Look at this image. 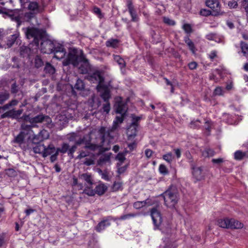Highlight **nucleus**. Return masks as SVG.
<instances>
[{
	"label": "nucleus",
	"mask_w": 248,
	"mask_h": 248,
	"mask_svg": "<svg viewBox=\"0 0 248 248\" xmlns=\"http://www.w3.org/2000/svg\"><path fill=\"white\" fill-rule=\"evenodd\" d=\"M184 41L185 43L186 44L190 51L193 54H195L197 49L196 48L194 43L189 38V36L186 35V36H185L184 38Z\"/></svg>",
	"instance_id": "393cba45"
},
{
	"label": "nucleus",
	"mask_w": 248,
	"mask_h": 248,
	"mask_svg": "<svg viewBox=\"0 0 248 248\" xmlns=\"http://www.w3.org/2000/svg\"><path fill=\"white\" fill-rule=\"evenodd\" d=\"M206 5L210 8L213 12V16L222 15L224 12L221 11V5L218 0H206Z\"/></svg>",
	"instance_id": "1a4fd4ad"
},
{
	"label": "nucleus",
	"mask_w": 248,
	"mask_h": 248,
	"mask_svg": "<svg viewBox=\"0 0 248 248\" xmlns=\"http://www.w3.org/2000/svg\"><path fill=\"white\" fill-rule=\"evenodd\" d=\"M43 62L39 56H36L35 58V65L37 68L41 67L43 65Z\"/></svg>",
	"instance_id": "3c124183"
},
{
	"label": "nucleus",
	"mask_w": 248,
	"mask_h": 248,
	"mask_svg": "<svg viewBox=\"0 0 248 248\" xmlns=\"http://www.w3.org/2000/svg\"><path fill=\"white\" fill-rule=\"evenodd\" d=\"M201 122L199 120L192 121L190 123V127L193 128H197L200 127V124Z\"/></svg>",
	"instance_id": "052dcab7"
},
{
	"label": "nucleus",
	"mask_w": 248,
	"mask_h": 248,
	"mask_svg": "<svg viewBox=\"0 0 248 248\" xmlns=\"http://www.w3.org/2000/svg\"><path fill=\"white\" fill-rule=\"evenodd\" d=\"M58 44L56 42H54L49 39H42L40 45L41 51L43 53H52L56 46H57L56 45Z\"/></svg>",
	"instance_id": "6e6552de"
},
{
	"label": "nucleus",
	"mask_w": 248,
	"mask_h": 248,
	"mask_svg": "<svg viewBox=\"0 0 248 248\" xmlns=\"http://www.w3.org/2000/svg\"><path fill=\"white\" fill-rule=\"evenodd\" d=\"M116 112L121 114L122 116H125L127 110V107L126 103L123 102H119L116 105Z\"/></svg>",
	"instance_id": "412c9836"
},
{
	"label": "nucleus",
	"mask_w": 248,
	"mask_h": 248,
	"mask_svg": "<svg viewBox=\"0 0 248 248\" xmlns=\"http://www.w3.org/2000/svg\"><path fill=\"white\" fill-rule=\"evenodd\" d=\"M120 41L117 39L111 38L106 42V46L111 47L114 48L118 47Z\"/></svg>",
	"instance_id": "cd10ccee"
},
{
	"label": "nucleus",
	"mask_w": 248,
	"mask_h": 248,
	"mask_svg": "<svg viewBox=\"0 0 248 248\" xmlns=\"http://www.w3.org/2000/svg\"><path fill=\"white\" fill-rule=\"evenodd\" d=\"M25 137V136L19 132V133L15 137L14 142L18 144L20 146L24 143Z\"/></svg>",
	"instance_id": "473e14b6"
},
{
	"label": "nucleus",
	"mask_w": 248,
	"mask_h": 248,
	"mask_svg": "<svg viewBox=\"0 0 248 248\" xmlns=\"http://www.w3.org/2000/svg\"><path fill=\"white\" fill-rule=\"evenodd\" d=\"M151 216L155 228H158L162 221V218L160 211L157 207H153L151 209Z\"/></svg>",
	"instance_id": "9b49d317"
},
{
	"label": "nucleus",
	"mask_w": 248,
	"mask_h": 248,
	"mask_svg": "<svg viewBox=\"0 0 248 248\" xmlns=\"http://www.w3.org/2000/svg\"><path fill=\"white\" fill-rule=\"evenodd\" d=\"M159 172L164 175H167L169 173V170L166 166L164 164H160L159 166Z\"/></svg>",
	"instance_id": "de8ad7c7"
},
{
	"label": "nucleus",
	"mask_w": 248,
	"mask_h": 248,
	"mask_svg": "<svg viewBox=\"0 0 248 248\" xmlns=\"http://www.w3.org/2000/svg\"><path fill=\"white\" fill-rule=\"evenodd\" d=\"M125 116H122V115L121 116H116L115 119L113 122L112 128L116 129L118 127L119 124L123 122Z\"/></svg>",
	"instance_id": "7c9ffc66"
},
{
	"label": "nucleus",
	"mask_w": 248,
	"mask_h": 248,
	"mask_svg": "<svg viewBox=\"0 0 248 248\" xmlns=\"http://www.w3.org/2000/svg\"><path fill=\"white\" fill-rule=\"evenodd\" d=\"M234 159L237 160H241L243 159L242 152L238 150L234 154Z\"/></svg>",
	"instance_id": "6e6d98bb"
},
{
	"label": "nucleus",
	"mask_w": 248,
	"mask_h": 248,
	"mask_svg": "<svg viewBox=\"0 0 248 248\" xmlns=\"http://www.w3.org/2000/svg\"><path fill=\"white\" fill-rule=\"evenodd\" d=\"M139 214H135V213H129L126 215H124L120 217H117L114 219V220H126L127 219H129L131 217H134L137 216Z\"/></svg>",
	"instance_id": "e433bc0d"
},
{
	"label": "nucleus",
	"mask_w": 248,
	"mask_h": 248,
	"mask_svg": "<svg viewBox=\"0 0 248 248\" xmlns=\"http://www.w3.org/2000/svg\"><path fill=\"white\" fill-rule=\"evenodd\" d=\"M25 35L28 39H33L36 46H39V40L42 39L43 35L39 30L34 27L23 28Z\"/></svg>",
	"instance_id": "20e7f679"
},
{
	"label": "nucleus",
	"mask_w": 248,
	"mask_h": 248,
	"mask_svg": "<svg viewBox=\"0 0 248 248\" xmlns=\"http://www.w3.org/2000/svg\"><path fill=\"white\" fill-rule=\"evenodd\" d=\"M45 145L41 144H37L36 145L33 147V151L35 154H41L43 156L44 153V149Z\"/></svg>",
	"instance_id": "2f4dec72"
},
{
	"label": "nucleus",
	"mask_w": 248,
	"mask_h": 248,
	"mask_svg": "<svg viewBox=\"0 0 248 248\" xmlns=\"http://www.w3.org/2000/svg\"><path fill=\"white\" fill-rule=\"evenodd\" d=\"M113 58L114 61L119 64L121 69L125 67L126 63L124 60L121 58L120 56L114 55Z\"/></svg>",
	"instance_id": "c85d7f7f"
},
{
	"label": "nucleus",
	"mask_w": 248,
	"mask_h": 248,
	"mask_svg": "<svg viewBox=\"0 0 248 248\" xmlns=\"http://www.w3.org/2000/svg\"><path fill=\"white\" fill-rule=\"evenodd\" d=\"M23 112V109H20L15 110L12 109L9 110L0 115L1 119H4L6 118H11L12 119H17L21 115Z\"/></svg>",
	"instance_id": "4468645a"
},
{
	"label": "nucleus",
	"mask_w": 248,
	"mask_h": 248,
	"mask_svg": "<svg viewBox=\"0 0 248 248\" xmlns=\"http://www.w3.org/2000/svg\"><path fill=\"white\" fill-rule=\"evenodd\" d=\"M88 78L93 82H97L98 83L97 85H104L103 83L104 81V78L99 71H96L93 72L89 76Z\"/></svg>",
	"instance_id": "f3484780"
},
{
	"label": "nucleus",
	"mask_w": 248,
	"mask_h": 248,
	"mask_svg": "<svg viewBox=\"0 0 248 248\" xmlns=\"http://www.w3.org/2000/svg\"><path fill=\"white\" fill-rule=\"evenodd\" d=\"M240 46L242 53L248 60V44L243 41H241L240 42Z\"/></svg>",
	"instance_id": "4c0bfd02"
},
{
	"label": "nucleus",
	"mask_w": 248,
	"mask_h": 248,
	"mask_svg": "<svg viewBox=\"0 0 248 248\" xmlns=\"http://www.w3.org/2000/svg\"><path fill=\"white\" fill-rule=\"evenodd\" d=\"M84 88L85 84L83 80L78 78L77 80V82L75 85V88L78 91H82L84 90Z\"/></svg>",
	"instance_id": "ea45409f"
},
{
	"label": "nucleus",
	"mask_w": 248,
	"mask_h": 248,
	"mask_svg": "<svg viewBox=\"0 0 248 248\" xmlns=\"http://www.w3.org/2000/svg\"><path fill=\"white\" fill-rule=\"evenodd\" d=\"M5 174L10 177H15L17 175V172L15 170L9 168L5 170Z\"/></svg>",
	"instance_id": "79ce46f5"
},
{
	"label": "nucleus",
	"mask_w": 248,
	"mask_h": 248,
	"mask_svg": "<svg viewBox=\"0 0 248 248\" xmlns=\"http://www.w3.org/2000/svg\"><path fill=\"white\" fill-rule=\"evenodd\" d=\"M33 12H27L24 14H14L11 16V18L13 21H14L17 23V27H19L22 23L25 21H29L34 16Z\"/></svg>",
	"instance_id": "423d86ee"
},
{
	"label": "nucleus",
	"mask_w": 248,
	"mask_h": 248,
	"mask_svg": "<svg viewBox=\"0 0 248 248\" xmlns=\"http://www.w3.org/2000/svg\"><path fill=\"white\" fill-rule=\"evenodd\" d=\"M30 3L28 5V9L32 11L34 13L38 14L42 11V9L39 5V2L37 0L29 2Z\"/></svg>",
	"instance_id": "4be33fe9"
},
{
	"label": "nucleus",
	"mask_w": 248,
	"mask_h": 248,
	"mask_svg": "<svg viewBox=\"0 0 248 248\" xmlns=\"http://www.w3.org/2000/svg\"><path fill=\"white\" fill-rule=\"evenodd\" d=\"M111 216H108L104 217L95 227V230L97 232H101L104 230L106 227L109 226L111 224L110 220L113 219Z\"/></svg>",
	"instance_id": "2eb2a0df"
},
{
	"label": "nucleus",
	"mask_w": 248,
	"mask_h": 248,
	"mask_svg": "<svg viewBox=\"0 0 248 248\" xmlns=\"http://www.w3.org/2000/svg\"><path fill=\"white\" fill-rule=\"evenodd\" d=\"M92 186H87L83 190V193L89 196H93L95 194L94 189L91 188Z\"/></svg>",
	"instance_id": "a19ab883"
},
{
	"label": "nucleus",
	"mask_w": 248,
	"mask_h": 248,
	"mask_svg": "<svg viewBox=\"0 0 248 248\" xmlns=\"http://www.w3.org/2000/svg\"><path fill=\"white\" fill-rule=\"evenodd\" d=\"M19 86H18V85L16 83V82H15L14 83H13L11 85V93L12 94H16V93L19 91Z\"/></svg>",
	"instance_id": "603ef678"
},
{
	"label": "nucleus",
	"mask_w": 248,
	"mask_h": 248,
	"mask_svg": "<svg viewBox=\"0 0 248 248\" xmlns=\"http://www.w3.org/2000/svg\"><path fill=\"white\" fill-rule=\"evenodd\" d=\"M116 159L123 163L125 160V154L124 153H118L116 156Z\"/></svg>",
	"instance_id": "bf43d9fd"
},
{
	"label": "nucleus",
	"mask_w": 248,
	"mask_h": 248,
	"mask_svg": "<svg viewBox=\"0 0 248 248\" xmlns=\"http://www.w3.org/2000/svg\"><path fill=\"white\" fill-rule=\"evenodd\" d=\"M49 136L48 132L45 129H43L38 134H33L32 138L30 136L28 138V140L31 141L33 144H37L45 140L48 139Z\"/></svg>",
	"instance_id": "9d476101"
},
{
	"label": "nucleus",
	"mask_w": 248,
	"mask_h": 248,
	"mask_svg": "<svg viewBox=\"0 0 248 248\" xmlns=\"http://www.w3.org/2000/svg\"><path fill=\"white\" fill-rule=\"evenodd\" d=\"M78 138V135L77 133H72L68 135L67 139L69 141L75 142Z\"/></svg>",
	"instance_id": "5fc2aeb1"
},
{
	"label": "nucleus",
	"mask_w": 248,
	"mask_h": 248,
	"mask_svg": "<svg viewBox=\"0 0 248 248\" xmlns=\"http://www.w3.org/2000/svg\"><path fill=\"white\" fill-rule=\"evenodd\" d=\"M69 145L68 143H63L62 145V147L61 148H57L56 149V151L58 153H61L62 154H65L66 152H68L69 149Z\"/></svg>",
	"instance_id": "58836bf2"
},
{
	"label": "nucleus",
	"mask_w": 248,
	"mask_h": 248,
	"mask_svg": "<svg viewBox=\"0 0 248 248\" xmlns=\"http://www.w3.org/2000/svg\"><path fill=\"white\" fill-rule=\"evenodd\" d=\"M56 151V149L53 144H49L47 146H44V153L43 154V157L52 155Z\"/></svg>",
	"instance_id": "b1692460"
},
{
	"label": "nucleus",
	"mask_w": 248,
	"mask_h": 248,
	"mask_svg": "<svg viewBox=\"0 0 248 248\" xmlns=\"http://www.w3.org/2000/svg\"><path fill=\"white\" fill-rule=\"evenodd\" d=\"M163 158L169 163H171L173 158L172 154L171 152L168 153L163 155Z\"/></svg>",
	"instance_id": "c03bdc74"
},
{
	"label": "nucleus",
	"mask_w": 248,
	"mask_h": 248,
	"mask_svg": "<svg viewBox=\"0 0 248 248\" xmlns=\"http://www.w3.org/2000/svg\"><path fill=\"white\" fill-rule=\"evenodd\" d=\"M33 127H34L32 124H28L26 123L23 122L21 124L20 132L25 136L31 135L33 133L32 129Z\"/></svg>",
	"instance_id": "6ab92c4d"
},
{
	"label": "nucleus",
	"mask_w": 248,
	"mask_h": 248,
	"mask_svg": "<svg viewBox=\"0 0 248 248\" xmlns=\"http://www.w3.org/2000/svg\"><path fill=\"white\" fill-rule=\"evenodd\" d=\"M217 225L222 228L239 229L243 227V224L233 218H220L217 221Z\"/></svg>",
	"instance_id": "7ed1b4c3"
},
{
	"label": "nucleus",
	"mask_w": 248,
	"mask_h": 248,
	"mask_svg": "<svg viewBox=\"0 0 248 248\" xmlns=\"http://www.w3.org/2000/svg\"><path fill=\"white\" fill-rule=\"evenodd\" d=\"M98 138L100 139L99 145L91 143H86L84 147V149L90 150L91 151H94L99 147H102L105 151H108L110 147H104L105 143H108L110 137V133L108 130H107L104 127H101L98 131Z\"/></svg>",
	"instance_id": "f257e3e1"
},
{
	"label": "nucleus",
	"mask_w": 248,
	"mask_h": 248,
	"mask_svg": "<svg viewBox=\"0 0 248 248\" xmlns=\"http://www.w3.org/2000/svg\"><path fill=\"white\" fill-rule=\"evenodd\" d=\"M110 157L108 155H105L104 156H102L100 157L99 159V163L100 164L101 163H104L105 162H108L109 160Z\"/></svg>",
	"instance_id": "69168bd1"
},
{
	"label": "nucleus",
	"mask_w": 248,
	"mask_h": 248,
	"mask_svg": "<svg viewBox=\"0 0 248 248\" xmlns=\"http://www.w3.org/2000/svg\"><path fill=\"white\" fill-rule=\"evenodd\" d=\"M228 5L230 8H235L238 6V0H230L228 2Z\"/></svg>",
	"instance_id": "4d7b16f0"
},
{
	"label": "nucleus",
	"mask_w": 248,
	"mask_h": 248,
	"mask_svg": "<svg viewBox=\"0 0 248 248\" xmlns=\"http://www.w3.org/2000/svg\"><path fill=\"white\" fill-rule=\"evenodd\" d=\"M78 155L76 157V159L81 160L83 158H85V160L83 162V164L89 166L92 165H94L95 163L94 161V154L92 153L86 149L82 150L79 151Z\"/></svg>",
	"instance_id": "0eeeda50"
},
{
	"label": "nucleus",
	"mask_w": 248,
	"mask_h": 248,
	"mask_svg": "<svg viewBox=\"0 0 248 248\" xmlns=\"http://www.w3.org/2000/svg\"><path fill=\"white\" fill-rule=\"evenodd\" d=\"M98 173L101 176V178L104 180L109 181L110 180V178L108 176V174L107 171H103L101 170H99Z\"/></svg>",
	"instance_id": "49530a36"
},
{
	"label": "nucleus",
	"mask_w": 248,
	"mask_h": 248,
	"mask_svg": "<svg viewBox=\"0 0 248 248\" xmlns=\"http://www.w3.org/2000/svg\"><path fill=\"white\" fill-rule=\"evenodd\" d=\"M160 196L163 198L165 205L170 208H174L179 200L178 190L175 187H170Z\"/></svg>",
	"instance_id": "f03ea898"
},
{
	"label": "nucleus",
	"mask_w": 248,
	"mask_h": 248,
	"mask_svg": "<svg viewBox=\"0 0 248 248\" xmlns=\"http://www.w3.org/2000/svg\"><path fill=\"white\" fill-rule=\"evenodd\" d=\"M80 62H83L85 63L88 62V60L86 59L82 52L79 56L69 53L67 58L63 62V64L64 66H67L71 64L75 66H77L78 65Z\"/></svg>",
	"instance_id": "39448f33"
},
{
	"label": "nucleus",
	"mask_w": 248,
	"mask_h": 248,
	"mask_svg": "<svg viewBox=\"0 0 248 248\" xmlns=\"http://www.w3.org/2000/svg\"><path fill=\"white\" fill-rule=\"evenodd\" d=\"M19 36L18 34L16 33L11 35L8 41V45L10 46H12L13 44L15 42L18 37Z\"/></svg>",
	"instance_id": "a18cd8bd"
},
{
	"label": "nucleus",
	"mask_w": 248,
	"mask_h": 248,
	"mask_svg": "<svg viewBox=\"0 0 248 248\" xmlns=\"http://www.w3.org/2000/svg\"><path fill=\"white\" fill-rule=\"evenodd\" d=\"M31 121H30V123L32 124L34 127L37 126V123H42L44 122L46 123L51 122V118L47 115H45L43 114H39L35 117H32Z\"/></svg>",
	"instance_id": "f8f14e48"
},
{
	"label": "nucleus",
	"mask_w": 248,
	"mask_h": 248,
	"mask_svg": "<svg viewBox=\"0 0 248 248\" xmlns=\"http://www.w3.org/2000/svg\"><path fill=\"white\" fill-rule=\"evenodd\" d=\"M107 190L108 186L102 183H99L95 186L94 188L95 194L99 196H102L104 195Z\"/></svg>",
	"instance_id": "5701e85b"
},
{
	"label": "nucleus",
	"mask_w": 248,
	"mask_h": 248,
	"mask_svg": "<svg viewBox=\"0 0 248 248\" xmlns=\"http://www.w3.org/2000/svg\"><path fill=\"white\" fill-rule=\"evenodd\" d=\"M215 152L213 150L207 148L202 153L203 155L206 157L212 156L214 155Z\"/></svg>",
	"instance_id": "09e8293b"
},
{
	"label": "nucleus",
	"mask_w": 248,
	"mask_h": 248,
	"mask_svg": "<svg viewBox=\"0 0 248 248\" xmlns=\"http://www.w3.org/2000/svg\"><path fill=\"white\" fill-rule=\"evenodd\" d=\"M10 97V94L8 92L5 91L0 93V104H2Z\"/></svg>",
	"instance_id": "f704fd0d"
},
{
	"label": "nucleus",
	"mask_w": 248,
	"mask_h": 248,
	"mask_svg": "<svg viewBox=\"0 0 248 248\" xmlns=\"http://www.w3.org/2000/svg\"><path fill=\"white\" fill-rule=\"evenodd\" d=\"M96 89L100 92V96L103 99L104 102H109L110 98V92L108 87L105 85H97Z\"/></svg>",
	"instance_id": "ddd939ff"
},
{
	"label": "nucleus",
	"mask_w": 248,
	"mask_h": 248,
	"mask_svg": "<svg viewBox=\"0 0 248 248\" xmlns=\"http://www.w3.org/2000/svg\"><path fill=\"white\" fill-rule=\"evenodd\" d=\"M30 51V48L27 46H23L20 48V54L23 57L28 56Z\"/></svg>",
	"instance_id": "72a5a7b5"
},
{
	"label": "nucleus",
	"mask_w": 248,
	"mask_h": 248,
	"mask_svg": "<svg viewBox=\"0 0 248 248\" xmlns=\"http://www.w3.org/2000/svg\"><path fill=\"white\" fill-rule=\"evenodd\" d=\"M148 201L149 199H147L143 201L136 202L133 203V207L134 208L136 209H140L145 206L147 204H148L149 203L148 202Z\"/></svg>",
	"instance_id": "c756f323"
},
{
	"label": "nucleus",
	"mask_w": 248,
	"mask_h": 248,
	"mask_svg": "<svg viewBox=\"0 0 248 248\" xmlns=\"http://www.w3.org/2000/svg\"><path fill=\"white\" fill-rule=\"evenodd\" d=\"M44 70L46 73H47L49 74H53L55 72V69L53 66H52L50 64L48 63H46Z\"/></svg>",
	"instance_id": "37998d69"
},
{
	"label": "nucleus",
	"mask_w": 248,
	"mask_h": 248,
	"mask_svg": "<svg viewBox=\"0 0 248 248\" xmlns=\"http://www.w3.org/2000/svg\"><path fill=\"white\" fill-rule=\"evenodd\" d=\"M85 140V137H81L78 136V138L77 140L75 142V144L76 145V146L80 145L84 142Z\"/></svg>",
	"instance_id": "338daca9"
},
{
	"label": "nucleus",
	"mask_w": 248,
	"mask_h": 248,
	"mask_svg": "<svg viewBox=\"0 0 248 248\" xmlns=\"http://www.w3.org/2000/svg\"><path fill=\"white\" fill-rule=\"evenodd\" d=\"M183 29L186 33H190L192 32L191 25L189 24H185L183 26Z\"/></svg>",
	"instance_id": "13d9d810"
},
{
	"label": "nucleus",
	"mask_w": 248,
	"mask_h": 248,
	"mask_svg": "<svg viewBox=\"0 0 248 248\" xmlns=\"http://www.w3.org/2000/svg\"><path fill=\"white\" fill-rule=\"evenodd\" d=\"M110 105L109 102H106L103 106V110L104 112L108 114L110 111Z\"/></svg>",
	"instance_id": "0e129e2a"
},
{
	"label": "nucleus",
	"mask_w": 248,
	"mask_h": 248,
	"mask_svg": "<svg viewBox=\"0 0 248 248\" xmlns=\"http://www.w3.org/2000/svg\"><path fill=\"white\" fill-rule=\"evenodd\" d=\"M163 22L167 25L170 26H174L175 25L176 22L174 20L170 19L167 17H163Z\"/></svg>",
	"instance_id": "864d4df0"
},
{
	"label": "nucleus",
	"mask_w": 248,
	"mask_h": 248,
	"mask_svg": "<svg viewBox=\"0 0 248 248\" xmlns=\"http://www.w3.org/2000/svg\"><path fill=\"white\" fill-rule=\"evenodd\" d=\"M56 46L52 53L54 54V58L58 60H61L65 56L66 50L63 46L59 43Z\"/></svg>",
	"instance_id": "dca6fc26"
},
{
	"label": "nucleus",
	"mask_w": 248,
	"mask_h": 248,
	"mask_svg": "<svg viewBox=\"0 0 248 248\" xmlns=\"http://www.w3.org/2000/svg\"><path fill=\"white\" fill-rule=\"evenodd\" d=\"M205 38L208 40L216 41L217 38V34L215 33H210L206 35Z\"/></svg>",
	"instance_id": "680f3d73"
},
{
	"label": "nucleus",
	"mask_w": 248,
	"mask_h": 248,
	"mask_svg": "<svg viewBox=\"0 0 248 248\" xmlns=\"http://www.w3.org/2000/svg\"><path fill=\"white\" fill-rule=\"evenodd\" d=\"M78 178L80 180L84 181L87 186H92L93 184V179L90 173H84L79 174Z\"/></svg>",
	"instance_id": "aec40b11"
},
{
	"label": "nucleus",
	"mask_w": 248,
	"mask_h": 248,
	"mask_svg": "<svg viewBox=\"0 0 248 248\" xmlns=\"http://www.w3.org/2000/svg\"><path fill=\"white\" fill-rule=\"evenodd\" d=\"M192 173L197 180H201L202 178V168L201 167L196 168L192 167Z\"/></svg>",
	"instance_id": "bb28decb"
},
{
	"label": "nucleus",
	"mask_w": 248,
	"mask_h": 248,
	"mask_svg": "<svg viewBox=\"0 0 248 248\" xmlns=\"http://www.w3.org/2000/svg\"><path fill=\"white\" fill-rule=\"evenodd\" d=\"M112 191L116 192L123 189V183L121 182H114L111 186Z\"/></svg>",
	"instance_id": "c9c22d12"
},
{
	"label": "nucleus",
	"mask_w": 248,
	"mask_h": 248,
	"mask_svg": "<svg viewBox=\"0 0 248 248\" xmlns=\"http://www.w3.org/2000/svg\"><path fill=\"white\" fill-rule=\"evenodd\" d=\"M138 126L131 124L127 130L128 139L134 138L137 135Z\"/></svg>",
	"instance_id": "a878e982"
},
{
	"label": "nucleus",
	"mask_w": 248,
	"mask_h": 248,
	"mask_svg": "<svg viewBox=\"0 0 248 248\" xmlns=\"http://www.w3.org/2000/svg\"><path fill=\"white\" fill-rule=\"evenodd\" d=\"M200 14L202 16H207L210 15L213 16V12L209 10L202 9L200 10Z\"/></svg>",
	"instance_id": "8fccbe9b"
},
{
	"label": "nucleus",
	"mask_w": 248,
	"mask_h": 248,
	"mask_svg": "<svg viewBox=\"0 0 248 248\" xmlns=\"http://www.w3.org/2000/svg\"><path fill=\"white\" fill-rule=\"evenodd\" d=\"M223 92L222 88L217 87L215 89L214 93L216 95H221L223 94Z\"/></svg>",
	"instance_id": "774afa93"
},
{
	"label": "nucleus",
	"mask_w": 248,
	"mask_h": 248,
	"mask_svg": "<svg viewBox=\"0 0 248 248\" xmlns=\"http://www.w3.org/2000/svg\"><path fill=\"white\" fill-rule=\"evenodd\" d=\"M126 5L128 12L131 16V21L137 22L139 18L137 16L136 11L135 9L131 0H126Z\"/></svg>",
	"instance_id": "a211bd4d"
},
{
	"label": "nucleus",
	"mask_w": 248,
	"mask_h": 248,
	"mask_svg": "<svg viewBox=\"0 0 248 248\" xmlns=\"http://www.w3.org/2000/svg\"><path fill=\"white\" fill-rule=\"evenodd\" d=\"M77 148V146L76 145H73L70 148H69L68 151V155L70 156L71 157L73 158V154L76 151Z\"/></svg>",
	"instance_id": "e2e57ef3"
}]
</instances>
